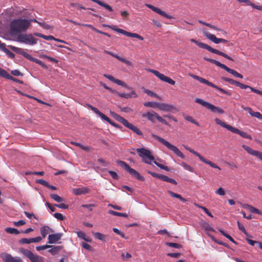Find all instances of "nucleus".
<instances>
[{
    "instance_id": "obj_1",
    "label": "nucleus",
    "mask_w": 262,
    "mask_h": 262,
    "mask_svg": "<svg viewBox=\"0 0 262 262\" xmlns=\"http://www.w3.org/2000/svg\"><path fill=\"white\" fill-rule=\"evenodd\" d=\"M139 156L142 158V161L145 163L151 164V161L161 169H164L166 171H169V169L167 166H166L162 164L158 163L155 160L154 157L152 155L150 151L144 148H140L136 149Z\"/></svg>"
},
{
    "instance_id": "obj_2",
    "label": "nucleus",
    "mask_w": 262,
    "mask_h": 262,
    "mask_svg": "<svg viewBox=\"0 0 262 262\" xmlns=\"http://www.w3.org/2000/svg\"><path fill=\"white\" fill-rule=\"evenodd\" d=\"M30 25V21L26 19H17L13 20L10 24V32L13 35L21 34L25 31Z\"/></svg>"
},
{
    "instance_id": "obj_3",
    "label": "nucleus",
    "mask_w": 262,
    "mask_h": 262,
    "mask_svg": "<svg viewBox=\"0 0 262 262\" xmlns=\"http://www.w3.org/2000/svg\"><path fill=\"white\" fill-rule=\"evenodd\" d=\"M151 136L154 139L158 140L160 143H161L162 144L165 145L167 148H168L169 149H170L172 151H173V153L176 155H177L178 157H179L182 159H183L185 158V156L184 155V154L179 149V148L177 146L171 144L170 143L168 142L165 139L158 136L157 135L152 134Z\"/></svg>"
},
{
    "instance_id": "obj_4",
    "label": "nucleus",
    "mask_w": 262,
    "mask_h": 262,
    "mask_svg": "<svg viewBox=\"0 0 262 262\" xmlns=\"http://www.w3.org/2000/svg\"><path fill=\"white\" fill-rule=\"evenodd\" d=\"M215 123L222 126L223 127H224L228 130H230V132L235 133L237 134H238L243 138H247L251 140L252 137L251 135L247 134L246 132H242L240 130H239L238 128L232 127L230 125L226 124L225 122L222 121L221 120H220L219 118H215Z\"/></svg>"
},
{
    "instance_id": "obj_5",
    "label": "nucleus",
    "mask_w": 262,
    "mask_h": 262,
    "mask_svg": "<svg viewBox=\"0 0 262 262\" xmlns=\"http://www.w3.org/2000/svg\"><path fill=\"white\" fill-rule=\"evenodd\" d=\"M112 116L116 120L121 123L124 126H125L127 128L131 129L133 132L137 134L138 135L143 136L142 132L140 130V129L138 127L134 125L133 124L129 123L127 120H126L122 117L120 116V115L117 114L115 113H113Z\"/></svg>"
},
{
    "instance_id": "obj_6",
    "label": "nucleus",
    "mask_w": 262,
    "mask_h": 262,
    "mask_svg": "<svg viewBox=\"0 0 262 262\" xmlns=\"http://www.w3.org/2000/svg\"><path fill=\"white\" fill-rule=\"evenodd\" d=\"M190 41L194 42V43H195L198 46H199L201 48L205 49L211 53L221 55L229 60L233 61V59L231 57L229 56L226 53H223L217 49H214V48L211 47L210 46L207 45V44H205V43L201 42H199L194 39H191Z\"/></svg>"
},
{
    "instance_id": "obj_7",
    "label": "nucleus",
    "mask_w": 262,
    "mask_h": 262,
    "mask_svg": "<svg viewBox=\"0 0 262 262\" xmlns=\"http://www.w3.org/2000/svg\"><path fill=\"white\" fill-rule=\"evenodd\" d=\"M16 41L20 43L33 46L37 43V39L34 37L31 34L22 33L17 35Z\"/></svg>"
},
{
    "instance_id": "obj_8",
    "label": "nucleus",
    "mask_w": 262,
    "mask_h": 262,
    "mask_svg": "<svg viewBox=\"0 0 262 262\" xmlns=\"http://www.w3.org/2000/svg\"><path fill=\"white\" fill-rule=\"evenodd\" d=\"M204 59L206 61H209L212 63L215 64L216 66L226 70L227 72L231 74L232 75H233L234 76H235L236 77H238V78H243V75L242 74H241L240 73H238L236 71L227 67L226 65L220 62L219 61H218L216 60L209 58H207L206 57H204Z\"/></svg>"
},
{
    "instance_id": "obj_9",
    "label": "nucleus",
    "mask_w": 262,
    "mask_h": 262,
    "mask_svg": "<svg viewBox=\"0 0 262 262\" xmlns=\"http://www.w3.org/2000/svg\"><path fill=\"white\" fill-rule=\"evenodd\" d=\"M118 163L132 177H135L141 181H144L145 180V179L143 176H141L137 171L131 168L126 162L122 161H118Z\"/></svg>"
},
{
    "instance_id": "obj_10",
    "label": "nucleus",
    "mask_w": 262,
    "mask_h": 262,
    "mask_svg": "<svg viewBox=\"0 0 262 262\" xmlns=\"http://www.w3.org/2000/svg\"><path fill=\"white\" fill-rule=\"evenodd\" d=\"M222 79L227 82H228L229 83L231 84H235L236 86H239L242 89H250L251 92L258 94L260 95H262V91H260L257 89L252 88L249 85L242 83L240 82L236 81L234 79L225 77H222Z\"/></svg>"
},
{
    "instance_id": "obj_11",
    "label": "nucleus",
    "mask_w": 262,
    "mask_h": 262,
    "mask_svg": "<svg viewBox=\"0 0 262 262\" xmlns=\"http://www.w3.org/2000/svg\"><path fill=\"white\" fill-rule=\"evenodd\" d=\"M190 76L198 80L199 81H200V82L202 83H204V84H206L212 88H213L217 90H219V91H220L221 93L224 94H226V95H229V96H231V94L230 92L220 88V87H219L218 86L214 84L213 83L209 82L208 80L201 77H200L199 76H197V75H193V74H190Z\"/></svg>"
},
{
    "instance_id": "obj_12",
    "label": "nucleus",
    "mask_w": 262,
    "mask_h": 262,
    "mask_svg": "<svg viewBox=\"0 0 262 262\" xmlns=\"http://www.w3.org/2000/svg\"><path fill=\"white\" fill-rule=\"evenodd\" d=\"M194 101L196 103L206 107L207 108L211 111L212 112H217L219 114H223L224 113V111L221 107L215 106L214 105L208 102L205 101L200 98H196L195 99Z\"/></svg>"
},
{
    "instance_id": "obj_13",
    "label": "nucleus",
    "mask_w": 262,
    "mask_h": 262,
    "mask_svg": "<svg viewBox=\"0 0 262 262\" xmlns=\"http://www.w3.org/2000/svg\"><path fill=\"white\" fill-rule=\"evenodd\" d=\"M19 251L22 254L28 257L31 262H44L43 257L33 254L31 251L28 249L21 248Z\"/></svg>"
},
{
    "instance_id": "obj_14",
    "label": "nucleus",
    "mask_w": 262,
    "mask_h": 262,
    "mask_svg": "<svg viewBox=\"0 0 262 262\" xmlns=\"http://www.w3.org/2000/svg\"><path fill=\"white\" fill-rule=\"evenodd\" d=\"M183 146L185 147V148L186 150H188L192 154L197 156L201 161L203 162L204 163H205L209 165L211 167H212L213 168L218 169L219 170H221V168L217 164L212 162L210 161H209V160L206 159L202 155H201L199 152L194 151L193 149H191V148L186 146L185 145H183Z\"/></svg>"
},
{
    "instance_id": "obj_15",
    "label": "nucleus",
    "mask_w": 262,
    "mask_h": 262,
    "mask_svg": "<svg viewBox=\"0 0 262 262\" xmlns=\"http://www.w3.org/2000/svg\"><path fill=\"white\" fill-rule=\"evenodd\" d=\"M110 27L112 30H113L118 33H121L124 35H126L128 37L137 38L140 40H143L144 39V38L142 36H141V35H140L137 33L129 32L125 30H124L123 29L117 28L116 27V26H113L112 27Z\"/></svg>"
},
{
    "instance_id": "obj_16",
    "label": "nucleus",
    "mask_w": 262,
    "mask_h": 262,
    "mask_svg": "<svg viewBox=\"0 0 262 262\" xmlns=\"http://www.w3.org/2000/svg\"><path fill=\"white\" fill-rule=\"evenodd\" d=\"M148 71L153 73L155 75L158 77L161 80L167 82L171 85H174L176 83L175 81L172 79L165 76L164 74L160 73L159 71L155 70L149 69Z\"/></svg>"
},
{
    "instance_id": "obj_17",
    "label": "nucleus",
    "mask_w": 262,
    "mask_h": 262,
    "mask_svg": "<svg viewBox=\"0 0 262 262\" xmlns=\"http://www.w3.org/2000/svg\"><path fill=\"white\" fill-rule=\"evenodd\" d=\"M1 257L4 262H23V260L19 257H13L8 253H3Z\"/></svg>"
},
{
    "instance_id": "obj_18",
    "label": "nucleus",
    "mask_w": 262,
    "mask_h": 262,
    "mask_svg": "<svg viewBox=\"0 0 262 262\" xmlns=\"http://www.w3.org/2000/svg\"><path fill=\"white\" fill-rule=\"evenodd\" d=\"M145 6L146 7H147V8L152 10L155 12L161 15L162 16L165 17V18H169V19L173 18V17L172 16L167 14L164 11L161 10L160 9H159L156 7H155L154 6H153L152 5L146 4L145 5Z\"/></svg>"
},
{
    "instance_id": "obj_19",
    "label": "nucleus",
    "mask_w": 262,
    "mask_h": 262,
    "mask_svg": "<svg viewBox=\"0 0 262 262\" xmlns=\"http://www.w3.org/2000/svg\"><path fill=\"white\" fill-rule=\"evenodd\" d=\"M242 147L250 155L256 157L258 159L262 161V152L252 149L251 147L243 145Z\"/></svg>"
},
{
    "instance_id": "obj_20",
    "label": "nucleus",
    "mask_w": 262,
    "mask_h": 262,
    "mask_svg": "<svg viewBox=\"0 0 262 262\" xmlns=\"http://www.w3.org/2000/svg\"><path fill=\"white\" fill-rule=\"evenodd\" d=\"M204 36L208 39L213 42L214 43L218 44L221 42L226 43L228 41L225 39L217 38L214 35L208 32H204Z\"/></svg>"
},
{
    "instance_id": "obj_21",
    "label": "nucleus",
    "mask_w": 262,
    "mask_h": 262,
    "mask_svg": "<svg viewBox=\"0 0 262 262\" xmlns=\"http://www.w3.org/2000/svg\"><path fill=\"white\" fill-rule=\"evenodd\" d=\"M11 49L14 52L23 55L24 57L26 58L27 59H28L29 60H30L31 58L32 57L31 55L29 54L27 52H26L24 50V49H23L22 48L12 46L11 47Z\"/></svg>"
},
{
    "instance_id": "obj_22",
    "label": "nucleus",
    "mask_w": 262,
    "mask_h": 262,
    "mask_svg": "<svg viewBox=\"0 0 262 262\" xmlns=\"http://www.w3.org/2000/svg\"><path fill=\"white\" fill-rule=\"evenodd\" d=\"M42 239L40 236H37L33 238H23L19 241V243L21 244H29L31 243H38Z\"/></svg>"
},
{
    "instance_id": "obj_23",
    "label": "nucleus",
    "mask_w": 262,
    "mask_h": 262,
    "mask_svg": "<svg viewBox=\"0 0 262 262\" xmlns=\"http://www.w3.org/2000/svg\"><path fill=\"white\" fill-rule=\"evenodd\" d=\"M158 108L161 111L169 112L175 110L176 107L173 105L168 103H159Z\"/></svg>"
},
{
    "instance_id": "obj_24",
    "label": "nucleus",
    "mask_w": 262,
    "mask_h": 262,
    "mask_svg": "<svg viewBox=\"0 0 262 262\" xmlns=\"http://www.w3.org/2000/svg\"><path fill=\"white\" fill-rule=\"evenodd\" d=\"M62 234L58 233L56 234H50L48 236V243L54 244L61 239Z\"/></svg>"
},
{
    "instance_id": "obj_25",
    "label": "nucleus",
    "mask_w": 262,
    "mask_h": 262,
    "mask_svg": "<svg viewBox=\"0 0 262 262\" xmlns=\"http://www.w3.org/2000/svg\"><path fill=\"white\" fill-rule=\"evenodd\" d=\"M104 53L112 56L113 57L118 59L119 61H122L123 63H125L127 66L132 65V62L129 60H127L125 58H122V57H121L117 55V54H115L111 52H110V51H108L106 50H104Z\"/></svg>"
},
{
    "instance_id": "obj_26",
    "label": "nucleus",
    "mask_w": 262,
    "mask_h": 262,
    "mask_svg": "<svg viewBox=\"0 0 262 262\" xmlns=\"http://www.w3.org/2000/svg\"><path fill=\"white\" fill-rule=\"evenodd\" d=\"M73 193L75 195L84 194L90 192V189L84 187L72 189Z\"/></svg>"
},
{
    "instance_id": "obj_27",
    "label": "nucleus",
    "mask_w": 262,
    "mask_h": 262,
    "mask_svg": "<svg viewBox=\"0 0 262 262\" xmlns=\"http://www.w3.org/2000/svg\"><path fill=\"white\" fill-rule=\"evenodd\" d=\"M242 206L244 208L248 210L251 213L262 215V212L260 210L248 204H242Z\"/></svg>"
},
{
    "instance_id": "obj_28",
    "label": "nucleus",
    "mask_w": 262,
    "mask_h": 262,
    "mask_svg": "<svg viewBox=\"0 0 262 262\" xmlns=\"http://www.w3.org/2000/svg\"><path fill=\"white\" fill-rule=\"evenodd\" d=\"M53 232V230L48 226H44L40 228V233L43 238H45L48 233Z\"/></svg>"
},
{
    "instance_id": "obj_29",
    "label": "nucleus",
    "mask_w": 262,
    "mask_h": 262,
    "mask_svg": "<svg viewBox=\"0 0 262 262\" xmlns=\"http://www.w3.org/2000/svg\"><path fill=\"white\" fill-rule=\"evenodd\" d=\"M92 234L96 238L102 242H105L107 238V236L106 235L103 234L100 232H92Z\"/></svg>"
},
{
    "instance_id": "obj_30",
    "label": "nucleus",
    "mask_w": 262,
    "mask_h": 262,
    "mask_svg": "<svg viewBox=\"0 0 262 262\" xmlns=\"http://www.w3.org/2000/svg\"><path fill=\"white\" fill-rule=\"evenodd\" d=\"M155 114H157V113L154 112H152V113L148 112L146 113L143 114L142 117L147 118L148 120L154 122L156 118V115H155Z\"/></svg>"
},
{
    "instance_id": "obj_31",
    "label": "nucleus",
    "mask_w": 262,
    "mask_h": 262,
    "mask_svg": "<svg viewBox=\"0 0 262 262\" xmlns=\"http://www.w3.org/2000/svg\"><path fill=\"white\" fill-rule=\"evenodd\" d=\"M119 96L120 97L128 99L133 97L136 98L138 97V95L137 94L135 91H132L130 93L128 94H126L125 93L119 94Z\"/></svg>"
},
{
    "instance_id": "obj_32",
    "label": "nucleus",
    "mask_w": 262,
    "mask_h": 262,
    "mask_svg": "<svg viewBox=\"0 0 262 262\" xmlns=\"http://www.w3.org/2000/svg\"><path fill=\"white\" fill-rule=\"evenodd\" d=\"M239 2L244 3L247 6H251L255 9H256L260 11H262V6L256 5L252 3L250 0H240Z\"/></svg>"
},
{
    "instance_id": "obj_33",
    "label": "nucleus",
    "mask_w": 262,
    "mask_h": 262,
    "mask_svg": "<svg viewBox=\"0 0 262 262\" xmlns=\"http://www.w3.org/2000/svg\"><path fill=\"white\" fill-rule=\"evenodd\" d=\"M167 192L168 193V194H169L173 198H177V199H179L181 201H182V202L184 203L185 202L187 201V200L183 198L181 195L178 194V193H176L170 190H168L167 191Z\"/></svg>"
},
{
    "instance_id": "obj_34",
    "label": "nucleus",
    "mask_w": 262,
    "mask_h": 262,
    "mask_svg": "<svg viewBox=\"0 0 262 262\" xmlns=\"http://www.w3.org/2000/svg\"><path fill=\"white\" fill-rule=\"evenodd\" d=\"M33 35L35 36L41 37V38H42L46 40H47L55 39V38L52 35L47 36V35L42 34L40 33H34L33 34Z\"/></svg>"
},
{
    "instance_id": "obj_35",
    "label": "nucleus",
    "mask_w": 262,
    "mask_h": 262,
    "mask_svg": "<svg viewBox=\"0 0 262 262\" xmlns=\"http://www.w3.org/2000/svg\"><path fill=\"white\" fill-rule=\"evenodd\" d=\"M77 235L79 237L82 238L85 241H86L88 242H91V239L90 237H88L85 234V233H84L82 231H78L77 232Z\"/></svg>"
},
{
    "instance_id": "obj_36",
    "label": "nucleus",
    "mask_w": 262,
    "mask_h": 262,
    "mask_svg": "<svg viewBox=\"0 0 262 262\" xmlns=\"http://www.w3.org/2000/svg\"><path fill=\"white\" fill-rule=\"evenodd\" d=\"M159 103L154 101L146 102L144 103L145 106L151 108H159Z\"/></svg>"
},
{
    "instance_id": "obj_37",
    "label": "nucleus",
    "mask_w": 262,
    "mask_h": 262,
    "mask_svg": "<svg viewBox=\"0 0 262 262\" xmlns=\"http://www.w3.org/2000/svg\"><path fill=\"white\" fill-rule=\"evenodd\" d=\"M52 248L49 250V252L51 253L52 255L57 254L61 249V247L59 246L52 247Z\"/></svg>"
},
{
    "instance_id": "obj_38",
    "label": "nucleus",
    "mask_w": 262,
    "mask_h": 262,
    "mask_svg": "<svg viewBox=\"0 0 262 262\" xmlns=\"http://www.w3.org/2000/svg\"><path fill=\"white\" fill-rule=\"evenodd\" d=\"M30 61L35 62V63L41 66L44 69H47L48 68V67L42 61H41L40 60H39L37 58L32 57V58L30 59Z\"/></svg>"
},
{
    "instance_id": "obj_39",
    "label": "nucleus",
    "mask_w": 262,
    "mask_h": 262,
    "mask_svg": "<svg viewBox=\"0 0 262 262\" xmlns=\"http://www.w3.org/2000/svg\"><path fill=\"white\" fill-rule=\"evenodd\" d=\"M108 213L110 214L113 215H116V216H123L124 217H128V215L126 213L118 212H116V211H115L113 210H109Z\"/></svg>"
},
{
    "instance_id": "obj_40",
    "label": "nucleus",
    "mask_w": 262,
    "mask_h": 262,
    "mask_svg": "<svg viewBox=\"0 0 262 262\" xmlns=\"http://www.w3.org/2000/svg\"><path fill=\"white\" fill-rule=\"evenodd\" d=\"M5 231L10 234H18L20 233L17 229L13 228H6Z\"/></svg>"
},
{
    "instance_id": "obj_41",
    "label": "nucleus",
    "mask_w": 262,
    "mask_h": 262,
    "mask_svg": "<svg viewBox=\"0 0 262 262\" xmlns=\"http://www.w3.org/2000/svg\"><path fill=\"white\" fill-rule=\"evenodd\" d=\"M219 231L221 232V233L227 237L228 239H229L231 242L232 243L237 244V243L234 240V239L229 234H227L223 230L220 229Z\"/></svg>"
},
{
    "instance_id": "obj_42",
    "label": "nucleus",
    "mask_w": 262,
    "mask_h": 262,
    "mask_svg": "<svg viewBox=\"0 0 262 262\" xmlns=\"http://www.w3.org/2000/svg\"><path fill=\"white\" fill-rule=\"evenodd\" d=\"M50 197L51 199L56 201L57 202H61L63 201V199L56 194H51Z\"/></svg>"
},
{
    "instance_id": "obj_43",
    "label": "nucleus",
    "mask_w": 262,
    "mask_h": 262,
    "mask_svg": "<svg viewBox=\"0 0 262 262\" xmlns=\"http://www.w3.org/2000/svg\"><path fill=\"white\" fill-rule=\"evenodd\" d=\"M155 115H156V118L161 123L170 126L169 123L163 118H162L161 116H160L157 113L155 114Z\"/></svg>"
},
{
    "instance_id": "obj_44",
    "label": "nucleus",
    "mask_w": 262,
    "mask_h": 262,
    "mask_svg": "<svg viewBox=\"0 0 262 262\" xmlns=\"http://www.w3.org/2000/svg\"><path fill=\"white\" fill-rule=\"evenodd\" d=\"M0 76L8 79L10 74L5 70L0 68Z\"/></svg>"
},
{
    "instance_id": "obj_45",
    "label": "nucleus",
    "mask_w": 262,
    "mask_h": 262,
    "mask_svg": "<svg viewBox=\"0 0 262 262\" xmlns=\"http://www.w3.org/2000/svg\"><path fill=\"white\" fill-rule=\"evenodd\" d=\"M166 245H167L170 247H172V248H177V249H180L182 247L181 244H179L178 243H174L167 242L166 243Z\"/></svg>"
},
{
    "instance_id": "obj_46",
    "label": "nucleus",
    "mask_w": 262,
    "mask_h": 262,
    "mask_svg": "<svg viewBox=\"0 0 262 262\" xmlns=\"http://www.w3.org/2000/svg\"><path fill=\"white\" fill-rule=\"evenodd\" d=\"M249 114L252 116L255 117L259 120H262V114H261L259 112H254L252 111V110H251V112H250Z\"/></svg>"
},
{
    "instance_id": "obj_47",
    "label": "nucleus",
    "mask_w": 262,
    "mask_h": 262,
    "mask_svg": "<svg viewBox=\"0 0 262 262\" xmlns=\"http://www.w3.org/2000/svg\"><path fill=\"white\" fill-rule=\"evenodd\" d=\"M143 92L150 96L154 97L158 99H160V97L158 95H157L156 94L154 93L153 92L149 90L144 89Z\"/></svg>"
},
{
    "instance_id": "obj_48",
    "label": "nucleus",
    "mask_w": 262,
    "mask_h": 262,
    "mask_svg": "<svg viewBox=\"0 0 262 262\" xmlns=\"http://www.w3.org/2000/svg\"><path fill=\"white\" fill-rule=\"evenodd\" d=\"M40 56L42 58L48 59L50 61L53 62L54 63L58 62V60L57 59H56L53 57H51L50 56H49L48 55L42 54V55H41Z\"/></svg>"
},
{
    "instance_id": "obj_49",
    "label": "nucleus",
    "mask_w": 262,
    "mask_h": 262,
    "mask_svg": "<svg viewBox=\"0 0 262 262\" xmlns=\"http://www.w3.org/2000/svg\"><path fill=\"white\" fill-rule=\"evenodd\" d=\"M181 165L186 170H187L190 172L193 171V168L192 167H191L190 165L186 164V163L183 162L181 163Z\"/></svg>"
},
{
    "instance_id": "obj_50",
    "label": "nucleus",
    "mask_w": 262,
    "mask_h": 262,
    "mask_svg": "<svg viewBox=\"0 0 262 262\" xmlns=\"http://www.w3.org/2000/svg\"><path fill=\"white\" fill-rule=\"evenodd\" d=\"M185 119L188 121L190 122L197 126H199V123L194 120V119L191 116H186L185 117Z\"/></svg>"
},
{
    "instance_id": "obj_51",
    "label": "nucleus",
    "mask_w": 262,
    "mask_h": 262,
    "mask_svg": "<svg viewBox=\"0 0 262 262\" xmlns=\"http://www.w3.org/2000/svg\"><path fill=\"white\" fill-rule=\"evenodd\" d=\"M237 225L239 230L243 232L246 235L248 236V233L247 232L244 226L239 222H237Z\"/></svg>"
},
{
    "instance_id": "obj_52",
    "label": "nucleus",
    "mask_w": 262,
    "mask_h": 262,
    "mask_svg": "<svg viewBox=\"0 0 262 262\" xmlns=\"http://www.w3.org/2000/svg\"><path fill=\"white\" fill-rule=\"evenodd\" d=\"M81 207L83 208H86L89 209L90 211L93 210V207H96V205L95 204H82Z\"/></svg>"
},
{
    "instance_id": "obj_53",
    "label": "nucleus",
    "mask_w": 262,
    "mask_h": 262,
    "mask_svg": "<svg viewBox=\"0 0 262 262\" xmlns=\"http://www.w3.org/2000/svg\"><path fill=\"white\" fill-rule=\"evenodd\" d=\"M36 183H38V184H40L43 186L47 187L48 186V184H49L46 181L42 180V179L36 180Z\"/></svg>"
},
{
    "instance_id": "obj_54",
    "label": "nucleus",
    "mask_w": 262,
    "mask_h": 262,
    "mask_svg": "<svg viewBox=\"0 0 262 262\" xmlns=\"http://www.w3.org/2000/svg\"><path fill=\"white\" fill-rule=\"evenodd\" d=\"M52 247L50 245H43V246H37L36 247V249L37 250V251H40V250H45V249H48V248H50Z\"/></svg>"
},
{
    "instance_id": "obj_55",
    "label": "nucleus",
    "mask_w": 262,
    "mask_h": 262,
    "mask_svg": "<svg viewBox=\"0 0 262 262\" xmlns=\"http://www.w3.org/2000/svg\"><path fill=\"white\" fill-rule=\"evenodd\" d=\"M217 194L223 196L225 194V191L222 187L219 188L215 191Z\"/></svg>"
},
{
    "instance_id": "obj_56",
    "label": "nucleus",
    "mask_w": 262,
    "mask_h": 262,
    "mask_svg": "<svg viewBox=\"0 0 262 262\" xmlns=\"http://www.w3.org/2000/svg\"><path fill=\"white\" fill-rule=\"evenodd\" d=\"M24 214L29 219H31L32 217H33L36 220H38V217L37 216H36L34 213H30L28 212L25 211Z\"/></svg>"
},
{
    "instance_id": "obj_57",
    "label": "nucleus",
    "mask_w": 262,
    "mask_h": 262,
    "mask_svg": "<svg viewBox=\"0 0 262 262\" xmlns=\"http://www.w3.org/2000/svg\"><path fill=\"white\" fill-rule=\"evenodd\" d=\"M53 216L57 220H59L60 221H63L64 219V216L61 213H55L53 214Z\"/></svg>"
},
{
    "instance_id": "obj_58",
    "label": "nucleus",
    "mask_w": 262,
    "mask_h": 262,
    "mask_svg": "<svg viewBox=\"0 0 262 262\" xmlns=\"http://www.w3.org/2000/svg\"><path fill=\"white\" fill-rule=\"evenodd\" d=\"M81 247L85 249H86V250H88L90 251H91L92 250L91 246L89 244H88L85 242H82L81 244Z\"/></svg>"
},
{
    "instance_id": "obj_59",
    "label": "nucleus",
    "mask_w": 262,
    "mask_h": 262,
    "mask_svg": "<svg viewBox=\"0 0 262 262\" xmlns=\"http://www.w3.org/2000/svg\"><path fill=\"white\" fill-rule=\"evenodd\" d=\"M108 173L110 174V175L114 179L117 180L119 178V177L116 172L112 170H109Z\"/></svg>"
},
{
    "instance_id": "obj_60",
    "label": "nucleus",
    "mask_w": 262,
    "mask_h": 262,
    "mask_svg": "<svg viewBox=\"0 0 262 262\" xmlns=\"http://www.w3.org/2000/svg\"><path fill=\"white\" fill-rule=\"evenodd\" d=\"M114 82L118 85L128 88L125 82L120 80L115 79Z\"/></svg>"
},
{
    "instance_id": "obj_61",
    "label": "nucleus",
    "mask_w": 262,
    "mask_h": 262,
    "mask_svg": "<svg viewBox=\"0 0 262 262\" xmlns=\"http://www.w3.org/2000/svg\"><path fill=\"white\" fill-rule=\"evenodd\" d=\"M55 206L57 207H58L59 208L66 209L68 208V205L64 204V203H60L59 204H55Z\"/></svg>"
},
{
    "instance_id": "obj_62",
    "label": "nucleus",
    "mask_w": 262,
    "mask_h": 262,
    "mask_svg": "<svg viewBox=\"0 0 262 262\" xmlns=\"http://www.w3.org/2000/svg\"><path fill=\"white\" fill-rule=\"evenodd\" d=\"M26 224V222L24 220H19L17 222H14L13 223V224L16 226H22V225H24Z\"/></svg>"
},
{
    "instance_id": "obj_63",
    "label": "nucleus",
    "mask_w": 262,
    "mask_h": 262,
    "mask_svg": "<svg viewBox=\"0 0 262 262\" xmlns=\"http://www.w3.org/2000/svg\"><path fill=\"white\" fill-rule=\"evenodd\" d=\"M181 255L180 253H169L167 256L171 257L178 258Z\"/></svg>"
},
{
    "instance_id": "obj_64",
    "label": "nucleus",
    "mask_w": 262,
    "mask_h": 262,
    "mask_svg": "<svg viewBox=\"0 0 262 262\" xmlns=\"http://www.w3.org/2000/svg\"><path fill=\"white\" fill-rule=\"evenodd\" d=\"M98 115L102 119L107 121V122H110V119L101 112H100Z\"/></svg>"
}]
</instances>
